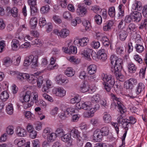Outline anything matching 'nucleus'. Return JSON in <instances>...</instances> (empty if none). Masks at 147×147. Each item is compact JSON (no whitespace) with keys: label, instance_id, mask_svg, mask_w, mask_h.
<instances>
[{"label":"nucleus","instance_id":"f257e3e1","mask_svg":"<svg viewBox=\"0 0 147 147\" xmlns=\"http://www.w3.org/2000/svg\"><path fill=\"white\" fill-rule=\"evenodd\" d=\"M112 98L114 101L113 102L111 105V109L113 110L117 107L121 114H123L126 111L125 108L120 98L117 97L114 94H111Z\"/></svg>","mask_w":147,"mask_h":147},{"label":"nucleus","instance_id":"f03ea898","mask_svg":"<svg viewBox=\"0 0 147 147\" xmlns=\"http://www.w3.org/2000/svg\"><path fill=\"white\" fill-rule=\"evenodd\" d=\"M18 80L22 81L24 79L26 80L29 83L32 84L35 83L37 77L33 75H29L27 73H20L17 76Z\"/></svg>","mask_w":147,"mask_h":147},{"label":"nucleus","instance_id":"7ed1b4c3","mask_svg":"<svg viewBox=\"0 0 147 147\" xmlns=\"http://www.w3.org/2000/svg\"><path fill=\"white\" fill-rule=\"evenodd\" d=\"M31 96V92L30 91H28L23 93L22 96V98L23 100H20L21 102L23 103L24 108L26 109L30 107L33 105V102H28L29 101L30 96Z\"/></svg>","mask_w":147,"mask_h":147},{"label":"nucleus","instance_id":"20e7f679","mask_svg":"<svg viewBox=\"0 0 147 147\" xmlns=\"http://www.w3.org/2000/svg\"><path fill=\"white\" fill-rule=\"evenodd\" d=\"M123 60L122 59L118 58L111 66V70L112 72L118 70L121 71L122 68Z\"/></svg>","mask_w":147,"mask_h":147},{"label":"nucleus","instance_id":"39448f33","mask_svg":"<svg viewBox=\"0 0 147 147\" xmlns=\"http://www.w3.org/2000/svg\"><path fill=\"white\" fill-rule=\"evenodd\" d=\"M101 79L104 81L108 82L109 84L112 85H114L115 83V80L113 76L109 74L103 73L101 74Z\"/></svg>","mask_w":147,"mask_h":147},{"label":"nucleus","instance_id":"423d86ee","mask_svg":"<svg viewBox=\"0 0 147 147\" xmlns=\"http://www.w3.org/2000/svg\"><path fill=\"white\" fill-rule=\"evenodd\" d=\"M87 12V9L86 7L81 6L80 4L78 5L76 12L78 16L81 17H84L86 15Z\"/></svg>","mask_w":147,"mask_h":147},{"label":"nucleus","instance_id":"0eeeda50","mask_svg":"<svg viewBox=\"0 0 147 147\" xmlns=\"http://www.w3.org/2000/svg\"><path fill=\"white\" fill-rule=\"evenodd\" d=\"M53 92L56 95L60 97H63L66 94V91L63 88L59 87L53 90Z\"/></svg>","mask_w":147,"mask_h":147},{"label":"nucleus","instance_id":"6e6552de","mask_svg":"<svg viewBox=\"0 0 147 147\" xmlns=\"http://www.w3.org/2000/svg\"><path fill=\"white\" fill-rule=\"evenodd\" d=\"M145 88L144 85L142 83H139L136 90V92L132 96H130V97L132 98H134L136 97L137 95L139 94L142 91H144Z\"/></svg>","mask_w":147,"mask_h":147},{"label":"nucleus","instance_id":"1a4fd4ad","mask_svg":"<svg viewBox=\"0 0 147 147\" xmlns=\"http://www.w3.org/2000/svg\"><path fill=\"white\" fill-rule=\"evenodd\" d=\"M117 122L119 124H121L122 127L127 128V126L129 127V122L128 119H124L121 115H120L117 118Z\"/></svg>","mask_w":147,"mask_h":147},{"label":"nucleus","instance_id":"9d476101","mask_svg":"<svg viewBox=\"0 0 147 147\" xmlns=\"http://www.w3.org/2000/svg\"><path fill=\"white\" fill-rule=\"evenodd\" d=\"M126 29H119L117 31V34L119 39L122 41L125 40L127 37L128 32Z\"/></svg>","mask_w":147,"mask_h":147},{"label":"nucleus","instance_id":"9b49d317","mask_svg":"<svg viewBox=\"0 0 147 147\" xmlns=\"http://www.w3.org/2000/svg\"><path fill=\"white\" fill-rule=\"evenodd\" d=\"M132 20L136 22H139L141 20L142 15L140 13L137 11H133L131 13Z\"/></svg>","mask_w":147,"mask_h":147},{"label":"nucleus","instance_id":"f8f14e48","mask_svg":"<svg viewBox=\"0 0 147 147\" xmlns=\"http://www.w3.org/2000/svg\"><path fill=\"white\" fill-rule=\"evenodd\" d=\"M90 102H86L80 105V103H77L76 105L77 109H83L86 110L90 108Z\"/></svg>","mask_w":147,"mask_h":147},{"label":"nucleus","instance_id":"ddd939ff","mask_svg":"<svg viewBox=\"0 0 147 147\" xmlns=\"http://www.w3.org/2000/svg\"><path fill=\"white\" fill-rule=\"evenodd\" d=\"M103 136L101 131L98 129L96 130L94 132L93 138L94 140L96 142L101 141Z\"/></svg>","mask_w":147,"mask_h":147},{"label":"nucleus","instance_id":"4468645a","mask_svg":"<svg viewBox=\"0 0 147 147\" xmlns=\"http://www.w3.org/2000/svg\"><path fill=\"white\" fill-rule=\"evenodd\" d=\"M114 24V22L112 20L108 21L104 24L103 30L105 31H110L112 29Z\"/></svg>","mask_w":147,"mask_h":147},{"label":"nucleus","instance_id":"2eb2a0df","mask_svg":"<svg viewBox=\"0 0 147 147\" xmlns=\"http://www.w3.org/2000/svg\"><path fill=\"white\" fill-rule=\"evenodd\" d=\"M92 50L89 49H86L81 53V54L84 57L88 60H90L91 59V56L92 55Z\"/></svg>","mask_w":147,"mask_h":147},{"label":"nucleus","instance_id":"dca6fc26","mask_svg":"<svg viewBox=\"0 0 147 147\" xmlns=\"http://www.w3.org/2000/svg\"><path fill=\"white\" fill-rule=\"evenodd\" d=\"M142 9L141 3L140 1H136L132 4L131 6L132 11H140Z\"/></svg>","mask_w":147,"mask_h":147},{"label":"nucleus","instance_id":"f3484780","mask_svg":"<svg viewBox=\"0 0 147 147\" xmlns=\"http://www.w3.org/2000/svg\"><path fill=\"white\" fill-rule=\"evenodd\" d=\"M20 46L19 42L18 40L16 39L12 40L11 42V46L13 50L14 51L18 50L20 48Z\"/></svg>","mask_w":147,"mask_h":147},{"label":"nucleus","instance_id":"a211bd4d","mask_svg":"<svg viewBox=\"0 0 147 147\" xmlns=\"http://www.w3.org/2000/svg\"><path fill=\"white\" fill-rule=\"evenodd\" d=\"M55 80L57 83L60 84H65L69 82L68 79L63 78L62 76L61 75L56 77Z\"/></svg>","mask_w":147,"mask_h":147},{"label":"nucleus","instance_id":"6ab92c4d","mask_svg":"<svg viewBox=\"0 0 147 147\" xmlns=\"http://www.w3.org/2000/svg\"><path fill=\"white\" fill-rule=\"evenodd\" d=\"M97 67L94 64H91L88 67L87 70L88 74L90 75H92L94 74L96 71Z\"/></svg>","mask_w":147,"mask_h":147},{"label":"nucleus","instance_id":"aec40b11","mask_svg":"<svg viewBox=\"0 0 147 147\" xmlns=\"http://www.w3.org/2000/svg\"><path fill=\"white\" fill-rule=\"evenodd\" d=\"M61 138V140L65 142L70 143L72 141V139L69 133L64 134Z\"/></svg>","mask_w":147,"mask_h":147},{"label":"nucleus","instance_id":"412c9836","mask_svg":"<svg viewBox=\"0 0 147 147\" xmlns=\"http://www.w3.org/2000/svg\"><path fill=\"white\" fill-rule=\"evenodd\" d=\"M78 40V44L79 45L82 47L86 46L89 42V39L86 37H83V38Z\"/></svg>","mask_w":147,"mask_h":147},{"label":"nucleus","instance_id":"4be33fe9","mask_svg":"<svg viewBox=\"0 0 147 147\" xmlns=\"http://www.w3.org/2000/svg\"><path fill=\"white\" fill-rule=\"evenodd\" d=\"M50 63L48 67L47 68L48 69H56L58 67V65L57 64H55L54 65L55 62V58L52 57L50 59Z\"/></svg>","mask_w":147,"mask_h":147},{"label":"nucleus","instance_id":"5701e85b","mask_svg":"<svg viewBox=\"0 0 147 147\" xmlns=\"http://www.w3.org/2000/svg\"><path fill=\"white\" fill-rule=\"evenodd\" d=\"M34 56L31 55L26 57L25 59L24 65L25 66H28L31 64V61L34 57Z\"/></svg>","mask_w":147,"mask_h":147},{"label":"nucleus","instance_id":"b1692460","mask_svg":"<svg viewBox=\"0 0 147 147\" xmlns=\"http://www.w3.org/2000/svg\"><path fill=\"white\" fill-rule=\"evenodd\" d=\"M16 133L18 136L21 137H25L26 135V132L25 129L20 127L17 128Z\"/></svg>","mask_w":147,"mask_h":147},{"label":"nucleus","instance_id":"393cba45","mask_svg":"<svg viewBox=\"0 0 147 147\" xmlns=\"http://www.w3.org/2000/svg\"><path fill=\"white\" fill-rule=\"evenodd\" d=\"M70 134L71 135V137L72 136V137L76 139L81 137L78 131L74 128L71 130Z\"/></svg>","mask_w":147,"mask_h":147},{"label":"nucleus","instance_id":"a878e982","mask_svg":"<svg viewBox=\"0 0 147 147\" xmlns=\"http://www.w3.org/2000/svg\"><path fill=\"white\" fill-rule=\"evenodd\" d=\"M69 33L68 30L66 28L62 29L60 31V37L62 38H65L69 36Z\"/></svg>","mask_w":147,"mask_h":147},{"label":"nucleus","instance_id":"bb28decb","mask_svg":"<svg viewBox=\"0 0 147 147\" xmlns=\"http://www.w3.org/2000/svg\"><path fill=\"white\" fill-rule=\"evenodd\" d=\"M75 113V109L74 108L70 107L67 108L66 111L64 112L63 115L66 117L67 115L70 116L72 114Z\"/></svg>","mask_w":147,"mask_h":147},{"label":"nucleus","instance_id":"cd10ccee","mask_svg":"<svg viewBox=\"0 0 147 147\" xmlns=\"http://www.w3.org/2000/svg\"><path fill=\"white\" fill-rule=\"evenodd\" d=\"M65 73L68 77H71L73 76L75 73V71L70 67H68L65 71Z\"/></svg>","mask_w":147,"mask_h":147},{"label":"nucleus","instance_id":"c85d7f7f","mask_svg":"<svg viewBox=\"0 0 147 147\" xmlns=\"http://www.w3.org/2000/svg\"><path fill=\"white\" fill-rule=\"evenodd\" d=\"M128 68L129 72L130 73H134L137 69L136 66L132 63H130L128 64Z\"/></svg>","mask_w":147,"mask_h":147},{"label":"nucleus","instance_id":"c756f323","mask_svg":"<svg viewBox=\"0 0 147 147\" xmlns=\"http://www.w3.org/2000/svg\"><path fill=\"white\" fill-rule=\"evenodd\" d=\"M14 143L18 146L22 147L25 144V141L24 139H16L14 141Z\"/></svg>","mask_w":147,"mask_h":147},{"label":"nucleus","instance_id":"7c9ffc66","mask_svg":"<svg viewBox=\"0 0 147 147\" xmlns=\"http://www.w3.org/2000/svg\"><path fill=\"white\" fill-rule=\"evenodd\" d=\"M101 98L100 95L98 94L94 95L92 98L91 102L92 103H97L100 100Z\"/></svg>","mask_w":147,"mask_h":147},{"label":"nucleus","instance_id":"2f4dec72","mask_svg":"<svg viewBox=\"0 0 147 147\" xmlns=\"http://www.w3.org/2000/svg\"><path fill=\"white\" fill-rule=\"evenodd\" d=\"M147 28V19H145L142 20L139 24V28L140 30L144 29L146 30Z\"/></svg>","mask_w":147,"mask_h":147},{"label":"nucleus","instance_id":"473e14b6","mask_svg":"<svg viewBox=\"0 0 147 147\" xmlns=\"http://www.w3.org/2000/svg\"><path fill=\"white\" fill-rule=\"evenodd\" d=\"M79 90L82 92H86L89 90V87L88 86L86 85L84 83L83 84L80 85Z\"/></svg>","mask_w":147,"mask_h":147},{"label":"nucleus","instance_id":"72a5a7b5","mask_svg":"<svg viewBox=\"0 0 147 147\" xmlns=\"http://www.w3.org/2000/svg\"><path fill=\"white\" fill-rule=\"evenodd\" d=\"M112 72L115 74L117 79L119 80L120 81H122L123 80L124 77L121 74V71L116 70V71H115V72Z\"/></svg>","mask_w":147,"mask_h":147},{"label":"nucleus","instance_id":"f704fd0d","mask_svg":"<svg viewBox=\"0 0 147 147\" xmlns=\"http://www.w3.org/2000/svg\"><path fill=\"white\" fill-rule=\"evenodd\" d=\"M63 16L64 19L68 20H71L72 19L71 14L68 11H65L63 13Z\"/></svg>","mask_w":147,"mask_h":147},{"label":"nucleus","instance_id":"c9c22d12","mask_svg":"<svg viewBox=\"0 0 147 147\" xmlns=\"http://www.w3.org/2000/svg\"><path fill=\"white\" fill-rule=\"evenodd\" d=\"M13 105L10 103L6 107V111L8 114L11 115L13 114Z\"/></svg>","mask_w":147,"mask_h":147},{"label":"nucleus","instance_id":"e433bc0d","mask_svg":"<svg viewBox=\"0 0 147 147\" xmlns=\"http://www.w3.org/2000/svg\"><path fill=\"white\" fill-rule=\"evenodd\" d=\"M9 95L8 93L5 91H3L0 95V98L3 101H6L9 98Z\"/></svg>","mask_w":147,"mask_h":147},{"label":"nucleus","instance_id":"4c0bfd02","mask_svg":"<svg viewBox=\"0 0 147 147\" xmlns=\"http://www.w3.org/2000/svg\"><path fill=\"white\" fill-rule=\"evenodd\" d=\"M56 137L55 133L51 132L47 137V141L49 142H53L55 140Z\"/></svg>","mask_w":147,"mask_h":147},{"label":"nucleus","instance_id":"58836bf2","mask_svg":"<svg viewBox=\"0 0 147 147\" xmlns=\"http://www.w3.org/2000/svg\"><path fill=\"white\" fill-rule=\"evenodd\" d=\"M136 25L134 23H131L130 24L128 25V28L125 29L128 32H134L136 30Z\"/></svg>","mask_w":147,"mask_h":147},{"label":"nucleus","instance_id":"ea45409f","mask_svg":"<svg viewBox=\"0 0 147 147\" xmlns=\"http://www.w3.org/2000/svg\"><path fill=\"white\" fill-rule=\"evenodd\" d=\"M103 119L105 123H109L111 121V117L109 114L105 112L104 114Z\"/></svg>","mask_w":147,"mask_h":147},{"label":"nucleus","instance_id":"a19ab883","mask_svg":"<svg viewBox=\"0 0 147 147\" xmlns=\"http://www.w3.org/2000/svg\"><path fill=\"white\" fill-rule=\"evenodd\" d=\"M55 134L56 136H62L65 133L64 130L61 127L57 128L55 131Z\"/></svg>","mask_w":147,"mask_h":147},{"label":"nucleus","instance_id":"79ce46f5","mask_svg":"<svg viewBox=\"0 0 147 147\" xmlns=\"http://www.w3.org/2000/svg\"><path fill=\"white\" fill-rule=\"evenodd\" d=\"M9 12H10L12 16L14 17H17L18 16V10L16 7H13L11 10H9Z\"/></svg>","mask_w":147,"mask_h":147},{"label":"nucleus","instance_id":"37998d69","mask_svg":"<svg viewBox=\"0 0 147 147\" xmlns=\"http://www.w3.org/2000/svg\"><path fill=\"white\" fill-rule=\"evenodd\" d=\"M102 135L107 136L108 135L109 133V130L108 127H105L101 128L100 130Z\"/></svg>","mask_w":147,"mask_h":147},{"label":"nucleus","instance_id":"c03bdc74","mask_svg":"<svg viewBox=\"0 0 147 147\" xmlns=\"http://www.w3.org/2000/svg\"><path fill=\"white\" fill-rule=\"evenodd\" d=\"M81 97L79 95H76L74 97L70 100V102L72 104H74L76 103H79L78 102L80 101Z\"/></svg>","mask_w":147,"mask_h":147},{"label":"nucleus","instance_id":"a18cd8bd","mask_svg":"<svg viewBox=\"0 0 147 147\" xmlns=\"http://www.w3.org/2000/svg\"><path fill=\"white\" fill-rule=\"evenodd\" d=\"M38 57L37 56L35 55L32 59L31 61V66L33 68L34 67H37L38 65Z\"/></svg>","mask_w":147,"mask_h":147},{"label":"nucleus","instance_id":"49530a36","mask_svg":"<svg viewBox=\"0 0 147 147\" xmlns=\"http://www.w3.org/2000/svg\"><path fill=\"white\" fill-rule=\"evenodd\" d=\"M31 96L33 97V99L31 100L32 101L31 102L35 103L39 99H38V93L36 92H33L31 93Z\"/></svg>","mask_w":147,"mask_h":147},{"label":"nucleus","instance_id":"de8ad7c7","mask_svg":"<svg viewBox=\"0 0 147 147\" xmlns=\"http://www.w3.org/2000/svg\"><path fill=\"white\" fill-rule=\"evenodd\" d=\"M104 88L107 92H109L111 90V87L114 85H112L111 84H108V82H103L102 83Z\"/></svg>","mask_w":147,"mask_h":147},{"label":"nucleus","instance_id":"09e8293b","mask_svg":"<svg viewBox=\"0 0 147 147\" xmlns=\"http://www.w3.org/2000/svg\"><path fill=\"white\" fill-rule=\"evenodd\" d=\"M81 22V20L80 18L76 17L75 19H73L71 21V24L72 26H76L77 24H79Z\"/></svg>","mask_w":147,"mask_h":147},{"label":"nucleus","instance_id":"8fccbe9b","mask_svg":"<svg viewBox=\"0 0 147 147\" xmlns=\"http://www.w3.org/2000/svg\"><path fill=\"white\" fill-rule=\"evenodd\" d=\"M51 132V128L49 127H46L43 130L42 136L44 138H45Z\"/></svg>","mask_w":147,"mask_h":147},{"label":"nucleus","instance_id":"3c124183","mask_svg":"<svg viewBox=\"0 0 147 147\" xmlns=\"http://www.w3.org/2000/svg\"><path fill=\"white\" fill-rule=\"evenodd\" d=\"M76 144L78 147H82L84 144L83 139L81 137L76 139Z\"/></svg>","mask_w":147,"mask_h":147},{"label":"nucleus","instance_id":"603ef678","mask_svg":"<svg viewBox=\"0 0 147 147\" xmlns=\"http://www.w3.org/2000/svg\"><path fill=\"white\" fill-rule=\"evenodd\" d=\"M128 127H129L127 126L126 128V127H123L125 129V132H124V134H123V136L122 137V139H121L122 142V144L121 146H119V147H124V145L125 144L124 141H125V138L126 136V134H127V131L128 129Z\"/></svg>","mask_w":147,"mask_h":147},{"label":"nucleus","instance_id":"864d4df0","mask_svg":"<svg viewBox=\"0 0 147 147\" xmlns=\"http://www.w3.org/2000/svg\"><path fill=\"white\" fill-rule=\"evenodd\" d=\"M135 48L137 52L139 53H142L144 50V48L142 45L137 44L135 46Z\"/></svg>","mask_w":147,"mask_h":147},{"label":"nucleus","instance_id":"5fc2aeb1","mask_svg":"<svg viewBox=\"0 0 147 147\" xmlns=\"http://www.w3.org/2000/svg\"><path fill=\"white\" fill-rule=\"evenodd\" d=\"M50 9L49 6L48 5H46L42 7L40 9V11L41 13L44 14L48 12Z\"/></svg>","mask_w":147,"mask_h":147},{"label":"nucleus","instance_id":"6e6d98bb","mask_svg":"<svg viewBox=\"0 0 147 147\" xmlns=\"http://www.w3.org/2000/svg\"><path fill=\"white\" fill-rule=\"evenodd\" d=\"M30 23L32 26V28H34L37 23V18H34L31 19L30 21Z\"/></svg>","mask_w":147,"mask_h":147},{"label":"nucleus","instance_id":"4d7b16f0","mask_svg":"<svg viewBox=\"0 0 147 147\" xmlns=\"http://www.w3.org/2000/svg\"><path fill=\"white\" fill-rule=\"evenodd\" d=\"M108 13L109 16L112 17H114L115 15V7L112 6L109 7L108 10Z\"/></svg>","mask_w":147,"mask_h":147},{"label":"nucleus","instance_id":"13d9d810","mask_svg":"<svg viewBox=\"0 0 147 147\" xmlns=\"http://www.w3.org/2000/svg\"><path fill=\"white\" fill-rule=\"evenodd\" d=\"M94 20L97 24L98 25L100 24L102 22V18L101 16L98 14L94 17Z\"/></svg>","mask_w":147,"mask_h":147},{"label":"nucleus","instance_id":"bf43d9fd","mask_svg":"<svg viewBox=\"0 0 147 147\" xmlns=\"http://www.w3.org/2000/svg\"><path fill=\"white\" fill-rule=\"evenodd\" d=\"M82 23L86 30L88 29L91 27L90 22L88 20H84L82 22Z\"/></svg>","mask_w":147,"mask_h":147},{"label":"nucleus","instance_id":"052dcab7","mask_svg":"<svg viewBox=\"0 0 147 147\" xmlns=\"http://www.w3.org/2000/svg\"><path fill=\"white\" fill-rule=\"evenodd\" d=\"M45 19L44 18H40L39 20V24L41 27H42L46 24Z\"/></svg>","mask_w":147,"mask_h":147},{"label":"nucleus","instance_id":"680f3d73","mask_svg":"<svg viewBox=\"0 0 147 147\" xmlns=\"http://www.w3.org/2000/svg\"><path fill=\"white\" fill-rule=\"evenodd\" d=\"M30 8L31 15L32 16H34L36 15L38 11V9L36 6H30Z\"/></svg>","mask_w":147,"mask_h":147},{"label":"nucleus","instance_id":"e2e57ef3","mask_svg":"<svg viewBox=\"0 0 147 147\" xmlns=\"http://www.w3.org/2000/svg\"><path fill=\"white\" fill-rule=\"evenodd\" d=\"M36 105L45 107L46 106V102L41 99H39L36 103H35Z\"/></svg>","mask_w":147,"mask_h":147},{"label":"nucleus","instance_id":"0e129e2a","mask_svg":"<svg viewBox=\"0 0 147 147\" xmlns=\"http://www.w3.org/2000/svg\"><path fill=\"white\" fill-rule=\"evenodd\" d=\"M77 52V48L74 46H70L69 49V53L76 54Z\"/></svg>","mask_w":147,"mask_h":147},{"label":"nucleus","instance_id":"69168bd1","mask_svg":"<svg viewBox=\"0 0 147 147\" xmlns=\"http://www.w3.org/2000/svg\"><path fill=\"white\" fill-rule=\"evenodd\" d=\"M6 131L8 134L10 135H12L14 133L13 128V126H8L7 128Z\"/></svg>","mask_w":147,"mask_h":147},{"label":"nucleus","instance_id":"338daca9","mask_svg":"<svg viewBox=\"0 0 147 147\" xmlns=\"http://www.w3.org/2000/svg\"><path fill=\"white\" fill-rule=\"evenodd\" d=\"M80 129L82 131H86L88 128V126L85 123H82L80 125Z\"/></svg>","mask_w":147,"mask_h":147},{"label":"nucleus","instance_id":"774afa93","mask_svg":"<svg viewBox=\"0 0 147 147\" xmlns=\"http://www.w3.org/2000/svg\"><path fill=\"white\" fill-rule=\"evenodd\" d=\"M134 86L131 84L127 80L125 83L124 87L126 89H132L134 87Z\"/></svg>","mask_w":147,"mask_h":147}]
</instances>
